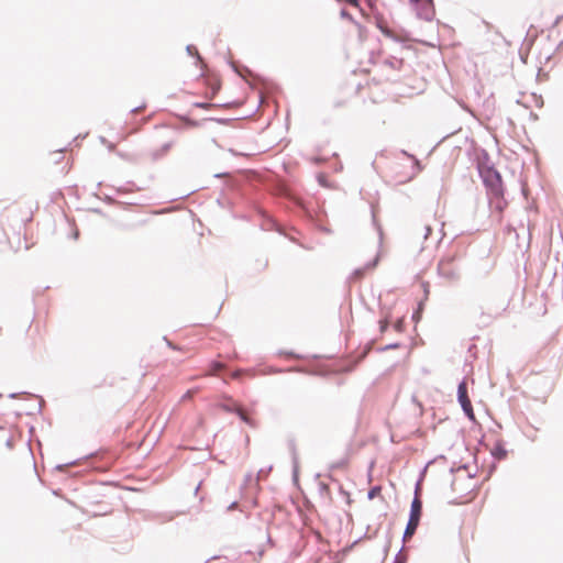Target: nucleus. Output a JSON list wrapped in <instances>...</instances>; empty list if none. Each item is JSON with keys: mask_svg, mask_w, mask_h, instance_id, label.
I'll list each match as a JSON object with an SVG mask.
<instances>
[{"mask_svg": "<svg viewBox=\"0 0 563 563\" xmlns=\"http://www.w3.org/2000/svg\"><path fill=\"white\" fill-rule=\"evenodd\" d=\"M473 163L477 169L478 176L486 189L488 209L493 211V162L489 153L481 147L473 150Z\"/></svg>", "mask_w": 563, "mask_h": 563, "instance_id": "f257e3e1", "label": "nucleus"}, {"mask_svg": "<svg viewBox=\"0 0 563 563\" xmlns=\"http://www.w3.org/2000/svg\"><path fill=\"white\" fill-rule=\"evenodd\" d=\"M422 500L413 497L410 505L408 521L404 531L402 539H410L415 536L422 517Z\"/></svg>", "mask_w": 563, "mask_h": 563, "instance_id": "f03ea898", "label": "nucleus"}, {"mask_svg": "<svg viewBox=\"0 0 563 563\" xmlns=\"http://www.w3.org/2000/svg\"><path fill=\"white\" fill-rule=\"evenodd\" d=\"M438 274L441 278L449 280L450 283H456L460 279V272L453 258H442L438 263Z\"/></svg>", "mask_w": 563, "mask_h": 563, "instance_id": "7ed1b4c3", "label": "nucleus"}, {"mask_svg": "<svg viewBox=\"0 0 563 563\" xmlns=\"http://www.w3.org/2000/svg\"><path fill=\"white\" fill-rule=\"evenodd\" d=\"M375 341L369 340L365 346V349L361 352V354L357 357H349L345 360L340 361L338 364V371L340 373H350L354 371V368L367 356V354L372 351L374 347Z\"/></svg>", "mask_w": 563, "mask_h": 563, "instance_id": "20e7f679", "label": "nucleus"}, {"mask_svg": "<svg viewBox=\"0 0 563 563\" xmlns=\"http://www.w3.org/2000/svg\"><path fill=\"white\" fill-rule=\"evenodd\" d=\"M457 401L461 405V408H462L464 415L470 420H474L475 415H474L471 399L468 397L467 383H466L465 378L462 379L457 385Z\"/></svg>", "mask_w": 563, "mask_h": 563, "instance_id": "39448f33", "label": "nucleus"}, {"mask_svg": "<svg viewBox=\"0 0 563 563\" xmlns=\"http://www.w3.org/2000/svg\"><path fill=\"white\" fill-rule=\"evenodd\" d=\"M210 371L213 374L223 372L233 379H241L242 375L247 372V371H245L243 368H239V367L230 368L225 363L220 362V361H212L210 363Z\"/></svg>", "mask_w": 563, "mask_h": 563, "instance_id": "423d86ee", "label": "nucleus"}, {"mask_svg": "<svg viewBox=\"0 0 563 563\" xmlns=\"http://www.w3.org/2000/svg\"><path fill=\"white\" fill-rule=\"evenodd\" d=\"M417 16L426 21H432L434 18L433 0H421V3L415 5Z\"/></svg>", "mask_w": 563, "mask_h": 563, "instance_id": "0eeeda50", "label": "nucleus"}, {"mask_svg": "<svg viewBox=\"0 0 563 563\" xmlns=\"http://www.w3.org/2000/svg\"><path fill=\"white\" fill-rule=\"evenodd\" d=\"M362 14L366 18L367 22L371 24H374L378 30H382L384 24L386 23V20L384 16L377 11L376 8L372 9L371 14H365L364 10L360 9Z\"/></svg>", "mask_w": 563, "mask_h": 563, "instance_id": "6e6552de", "label": "nucleus"}, {"mask_svg": "<svg viewBox=\"0 0 563 563\" xmlns=\"http://www.w3.org/2000/svg\"><path fill=\"white\" fill-rule=\"evenodd\" d=\"M285 372H302L301 367L299 366H292L288 368H278L274 366H268L264 369L263 374L265 375H272V374H279Z\"/></svg>", "mask_w": 563, "mask_h": 563, "instance_id": "1a4fd4ad", "label": "nucleus"}, {"mask_svg": "<svg viewBox=\"0 0 563 563\" xmlns=\"http://www.w3.org/2000/svg\"><path fill=\"white\" fill-rule=\"evenodd\" d=\"M172 147V142L164 143L159 148L151 153L153 161L161 159Z\"/></svg>", "mask_w": 563, "mask_h": 563, "instance_id": "9d476101", "label": "nucleus"}, {"mask_svg": "<svg viewBox=\"0 0 563 563\" xmlns=\"http://www.w3.org/2000/svg\"><path fill=\"white\" fill-rule=\"evenodd\" d=\"M378 262H379V255L377 254L373 260L367 262L364 265V267L355 269L354 274L361 277L364 275L365 271L375 268L377 266Z\"/></svg>", "mask_w": 563, "mask_h": 563, "instance_id": "9b49d317", "label": "nucleus"}, {"mask_svg": "<svg viewBox=\"0 0 563 563\" xmlns=\"http://www.w3.org/2000/svg\"><path fill=\"white\" fill-rule=\"evenodd\" d=\"M382 34L396 43H402L405 38L398 36L391 29L388 27L387 22L384 24L383 29L379 30Z\"/></svg>", "mask_w": 563, "mask_h": 563, "instance_id": "f8f14e48", "label": "nucleus"}, {"mask_svg": "<svg viewBox=\"0 0 563 563\" xmlns=\"http://www.w3.org/2000/svg\"><path fill=\"white\" fill-rule=\"evenodd\" d=\"M230 66L232 67L233 71L236 73L242 78H246L247 75H251L252 71L246 66H239L234 62H229Z\"/></svg>", "mask_w": 563, "mask_h": 563, "instance_id": "ddd939ff", "label": "nucleus"}, {"mask_svg": "<svg viewBox=\"0 0 563 563\" xmlns=\"http://www.w3.org/2000/svg\"><path fill=\"white\" fill-rule=\"evenodd\" d=\"M260 214L264 219V223L261 225V228H268V229L277 228V222L272 217H269L265 211L260 210Z\"/></svg>", "mask_w": 563, "mask_h": 563, "instance_id": "4468645a", "label": "nucleus"}, {"mask_svg": "<svg viewBox=\"0 0 563 563\" xmlns=\"http://www.w3.org/2000/svg\"><path fill=\"white\" fill-rule=\"evenodd\" d=\"M500 180V176L495 172V208L503 210V208L507 205L504 199H499L497 192V181Z\"/></svg>", "mask_w": 563, "mask_h": 563, "instance_id": "2eb2a0df", "label": "nucleus"}, {"mask_svg": "<svg viewBox=\"0 0 563 563\" xmlns=\"http://www.w3.org/2000/svg\"><path fill=\"white\" fill-rule=\"evenodd\" d=\"M288 449L291 454V462H292V464H296V462H298V454H297L296 441L294 439H290L288 441Z\"/></svg>", "mask_w": 563, "mask_h": 563, "instance_id": "dca6fc26", "label": "nucleus"}, {"mask_svg": "<svg viewBox=\"0 0 563 563\" xmlns=\"http://www.w3.org/2000/svg\"><path fill=\"white\" fill-rule=\"evenodd\" d=\"M340 16H341L342 19H345V20H347V21L352 22V23H353L354 25H356L358 29H361V27H362V25H361L357 21H355V20H354L353 15H352V14H351L346 9H341V11H340Z\"/></svg>", "mask_w": 563, "mask_h": 563, "instance_id": "f3484780", "label": "nucleus"}, {"mask_svg": "<svg viewBox=\"0 0 563 563\" xmlns=\"http://www.w3.org/2000/svg\"><path fill=\"white\" fill-rule=\"evenodd\" d=\"M180 120L187 125V126H190V128H198V126H201L202 122H205L203 120L202 121H198V120H194V119H190L186 115H183L180 117Z\"/></svg>", "mask_w": 563, "mask_h": 563, "instance_id": "a211bd4d", "label": "nucleus"}, {"mask_svg": "<svg viewBox=\"0 0 563 563\" xmlns=\"http://www.w3.org/2000/svg\"><path fill=\"white\" fill-rule=\"evenodd\" d=\"M195 108L199 109H210V108H217V107H225L227 104H217V103H209L203 101H196L192 103Z\"/></svg>", "mask_w": 563, "mask_h": 563, "instance_id": "6ab92c4d", "label": "nucleus"}, {"mask_svg": "<svg viewBox=\"0 0 563 563\" xmlns=\"http://www.w3.org/2000/svg\"><path fill=\"white\" fill-rule=\"evenodd\" d=\"M186 52H187V54H188L189 56L195 57L197 60H200V59H201V56H200V54L198 53V51H197V48H196V46H195V45H192V44H188V45L186 46Z\"/></svg>", "mask_w": 563, "mask_h": 563, "instance_id": "aec40b11", "label": "nucleus"}, {"mask_svg": "<svg viewBox=\"0 0 563 563\" xmlns=\"http://www.w3.org/2000/svg\"><path fill=\"white\" fill-rule=\"evenodd\" d=\"M380 492H382V487L379 485L373 486L367 492V498L369 500H372V499L376 498L377 496H379Z\"/></svg>", "mask_w": 563, "mask_h": 563, "instance_id": "412c9836", "label": "nucleus"}, {"mask_svg": "<svg viewBox=\"0 0 563 563\" xmlns=\"http://www.w3.org/2000/svg\"><path fill=\"white\" fill-rule=\"evenodd\" d=\"M507 456V451L500 444H495V460H503Z\"/></svg>", "mask_w": 563, "mask_h": 563, "instance_id": "4be33fe9", "label": "nucleus"}, {"mask_svg": "<svg viewBox=\"0 0 563 563\" xmlns=\"http://www.w3.org/2000/svg\"><path fill=\"white\" fill-rule=\"evenodd\" d=\"M422 483L421 482V478H418L416 484H415V493H413V497H417L419 500H422L421 499V493H422Z\"/></svg>", "mask_w": 563, "mask_h": 563, "instance_id": "5701e85b", "label": "nucleus"}, {"mask_svg": "<svg viewBox=\"0 0 563 563\" xmlns=\"http://www.w3.org/2000/svg\"><path fill=\"white\" fill-rule=\"evenodd\" d=\"M400 346H401V344L399 342H394V343H389V344H386L384 346L378 347L377 351L378 352H385V351H388V350L398 349Z\"/></svg>", "mask_w": 563, "mask_h": 563, "instance_id": "b1692460", "label": "nucleus"}, {"mask_svg": "<svg viewBox=\"0 0 563 563\" xmlns=\"http://www.w3.org/2000/svg\"><path fill=\"white\" fill-rule=\"evenodd\" d=\"M236 416L243 421L245 422L246 424L249 426H254V421L249 418L243 411H241L240 409L236 411Z\"/></svg>", "mask_w": 563, "mask_h": 563, "instance_id": "393cba45", "label": "nucleus"}, {"mask_svg": "<svg viewBox=\"0 0 563 563\" xmlns=\"http://www.w3.org/2000/svg\"><path fill=\"white\" fill-rule=\"evenodd\" d=\"M278 355L286 356V357H292V358H301V355L295 353L294 351H278Z\"/></svg>", "mask_w": 563, "mask_h": 563, "instance_id": "a878e982", "label": "nucleus"}, {"mask_svg": "<svg viewBox=\"0 0 563 563\" xmlns=\"http://www.w3.org/2000/svg\"><path fill=\"white\" fill-rule=\"evenodd\" d=\"M37 399H40V402L35 404L34 406H30L31 410L26 412L27 415H33L35 411H42V399L40 397Z\"/></svg>", "mask_w": 563, "mask_h": 563, "instance_id": "bb28decb", "label": "nucleus"}, {"mask_svg": "<svg viewBox=\"0 0 563 563\" xmlns=\"http://www.w3.org/2000/svg\"><path fill=\"white\" fill-rule=\"evenodd\" d=\"M268 266V260H257L256 261V269L257 271H264Z\"/></svg>", "mask_w": 563, "mask_h": 563, "instance_id": "cd10ccee", "label": "nucleus"}, {"mask_svg": "<svg viewBox=\"0 0 563 563\" xmlns=\"http://www.w3.org/2000/svg\"><path fill=\"white\" fill-rule=\"evenodd\" d=\"M299 477V464L296 462V464H292V481L294 483H298Z\"/></svg>", "mask_w": 563, "mask_h": 563, "instance_id": "c85d7f7f", "label": "nucleus"}, {"mask_svg": "<svg viewBox=\"0 0 563 563\" xmlns=\"http://www.w3.org/2000/svg\"><path fill=\"white\" fill-rule=\"evenodd\" d=\"M22 395H26V396L32 397V398H38V396H37V395H32V394H29V393H26V391H21V393H11V394L9 395V397H10V398H12V399H15V398H19V397H20V396H22Z\"/></svg>", "mask_w": 563, "mask_h": 563, "instance_id": "c756f323", "label": "nucleus"}, {"mask_svg": "<svg viewBox=\"0 0 563 563\" xmlns=\"http://www.w3.org/2000/svg\"><path fill=\"white\" fill-rule=\"evenodd\" d=\"M221 408L228 412H234V413H236V411L239 410L236 408L235 404H231V405L224 404V405H221Z\"/></svg>", "mask_w": 563, "mask_h": 563, "instance_id": "7c9ffc66", "label": "nucleus"}, {"mask_svg": "<svg viewBox=\"0 0 563 563\" xmlns=\"http://www.w3.org/2000/svg\"><path fill=\"white\" fill-rule=\"evenodd\" d=\"M203 121H214V122H218L220 124H228L231 119H223V118H206L203 119Z\"/></svg>", "mask_w": 563, "mask_h": 563, "instance_id": "2f4dec72", "label": "nucleus"}, {"mask_svg": "<svg viewBox=\"0 0 563 563\" xmlns=\"http://www.w3.org/2000/svg\"><path fill=\"white\" fill-rule=\"evenodd\" d=\"M338 2L347 3L354 8L361 9V0H336Z\"/></svg>", "mask_w": 563, "mask_h": 563, "instance_id": "473e14b6", "label": "nucleus"}, {"mask_svg": "<svg viewBox=\"0 0 563 563\" xmlns=\"http://www.w3.org/2000/svg\"><path fill=\"white\" fill-rule=\"evenodd\" d=\"M406 562H407V556L405 554H402L401 551H399L394 559V563H406Z\"/></svg>", "mask_w": 563, "mask_h": 563, "instance_id": "72a5a7b5", "label": "nucleus"}, {"mask_svg": "<svg viewBox=\"0 0 563 563\" xmlns=\"http://www.w3.org/2000/svg\"><path fill=\"white\" fill-rule=\"evenodd\" d=\"M431 463H433V461H429V462L424 465V467L420 471L418 478H421V482H423V481H424V477H426V474H427L428 467H429V465H430Z\"/></svg>", "mask_w": 563, "mask_h": 563, "instance_id": "f704fd0d", "label": "nucleus"}, {"mask_svg": "<svg viewBox=\"0 0 563 563\" xmlns=\"http://www.w3.org/2000/svg\"><path fill=\"white\" fill-rule=\"evenodd\" d=\"M372 218H373V224L377 228L379 238L382 239L383 230H382V227L377 223V220H376V217H375V213L373 210H372Z\"/></svg>", "mask_w": 563, "mask_h": 563, "instance_id": "c9c22d12", "label": "nucleus"}, {"mask_svg": "<svg viewBox=\"0 0 563 563\" xmlns=\"http://www.w3.org/2000/svg\"><path fill=\"white\" fill-rule=\"evenodd\" d=\"M404 328H405V323L402 320H398L394 323V329L397 331V332H401L404 331Z\"/></svg>", "mask_w": 563, "mask_h": 563, "instance_id": "e433bc0d", "label": "nucleus"}, {"mask_svg": "<svg viewBox=\"0 0 563 563\" xmlns=\"http://www.w3.org/2000/svg\"><path fill=\"white\" fill-rule=\"evenodd\" d=\"M389 328V321L380 320L379 321V331L383 333Z\"/></svg>", "mask_w": 563, "mask_h": 563, "instance_id": "4c0bfd02", "label": "nucleus"}, {"mask_svg": "<svg viewBox=\"0 0 563 563\" xmlns=\"http://www.w3.org/2000/svg\"><path fill=\"white\" fill-rule=\"evenodd\" d=\"M146 108V104L143 103L141 106H137V107H134L133 109L130 110V113L134 114V113H137L142 110H144Z\"/></svg>", "mask_w": 563, "mask_h": 563, "instance_id": "58836bf2", "label": "nucleus"}, {"mask_svg": "<svg viewBox=\"0 0 563 563\" xmlns=\"http://www.w3.org/2000/svg\"><path fill=\"white\" fill-rule=\"evenodd\" d=\"M5 446L9 448V449H13L14 442H13L12 438L7 439Z\"/></svg>", "mask_w": 563, "mask_h": 563, "instance_id": "ea45409f", "label": "nucleus"}, {"mask_svg": "<svg viewBox=\"0 0 563 563\" xmlns=\"http://www.w3.org/2000/svg\"><path fill=\"white\" fill-rule=\"evenodd\" d=\"M319 488H320V492H328L329 490V487L325 483H320L319 484Z\"/></svg>", "mask_w": 563, "mask_h": 563, "instance_id": "a19ab883", "label": "nucleus"}, {"mask_svg": "<svg viewBox=\"0 0 563 563\" xmlns=\"http://www.w3.org/2000/svg\"><path fill=\"white\" fill-rule=\"evenodd\" d=\"M344 465H345V461H344V460H342V461H340V462H338V463L333 464V465H332V467H333V468H339V467H342V466H344Z\"/></svg>", "mask_w": 563, "mask_h": 563, "instance_id": "79ce46f5", "label": "nucleus"}, {"mask_svg": "<svg viewBox=\"0 0 563 563\" xmlns=\"http://www.w3.org/2000/svg\"><path fill=\"white\" fill-rule=\"evenodd\" d=\"M164 340L166 341L167 345H168L170 349H173V350H177V349H178L174 343H172L170 341H168L166 336L164 338Z\"/></svg>", "mask_w": 563, "mask_h": 563, "instance_id": "37998d69", "label": "nucleus"}, {"mask_svg": "<svg viewBox=\"0 0 563 563\" xmlns=\"http://www.w3.org/2000/svg\"><path fill=\"white\" fill-rule=\"evenodd\" d=\"M422 286H423L424 296L427 297L428 294H429V284L428 283H423Z\"/></svg>", "mask_w": 563, "mask_h": 563, "instance_id": "c03bdc74", "label": "nucleus"}, {"mask_svg": "<svg viewBox=\"0 0 563 563\" xmlns=\"http://www.w3.org/2000/svg\"><path fill=\"white\" fill-rule=\"evenodd\" d=\"M115 190L118 194H125L128 191V189L125 187H118V188H115Z\"/></svg>", "mask_w": 563, "mask_h": 563, "instance_id": "a18cd8bd", "label": "nucleus"}, {"mask_svg": "<svg viewBox=\"0 0 563 563\" xmlns=\"http://www.w3.org/2000/svg\"><path fill=\"white\" fill-rule=\"evenodd\" d=\"M104 200H106L109 205H113V203H115V200H114L112 197H109V196H106Z\"/></svg>", "mask_w": 563, "mask_h": 563, "instance_id": "49530a36", "label": "nucleus"}, {"mask_svg": "<svg viewBox=\"0 0 563 563\" xmlns=\"http://www.w3.org/2000/svg\"><path fill=\"white\" fill-rule=\"evenodd\" d=\"M340 493L347 497V503L350 504L351 503L350 494L347 492H345L342 487L340 488Z\"/></svg>", "mask_w": 563, "mask_h": 563, "instance_id": "de8ad7c7", "label": "nucleus"}, {"mask_svg": "<svg viewBox=\"0 0 563 563\" xmlns=\"http://www.w3.org/2000/svg\"><path fill=\"white\" fill-rule=\"evenodd\" d=\"M236 507H238V503H236V501H233V503H231V504L228 506V508H227V509H228V510H233V509H235Z\"/></svg>", "mask_w": 563, "mask_h": 563, "instance_id": "09e8293b", "label": "nucleus"}, {"mask_svg": "<svg viewBox=\"0 0 563 563\" xmlns=\"http://www.w3.org/2000/svg\"><path fill=\"white\" fill-rule=\"evenodd\" d=\"M424 229H426L424 238H427L432 232V229L430 225H426Z\"/></svg>", "mask_w": 563, "mask_h": 563, "instance_id": "8fccbe9b", "label": "nucleus"}, {"mask_svg": "<svg viewBox=\"0 0 563 563\" xmlns=\"http://www.w3.org/2000/svg\"><path fill=\"white\" fill-rule=\"evenodd\" d=\"M419 318H420V312H419V310H416V311L412 313V319L418 320Z\"/></svg>", "mask_w": 563, "mask_h": 563, "instance_id": "3c124183", "label": "nucleus"}, {"mask_svg": "<svg viewBox=\"0 0 563 563\" xmlns=\"http://www.w3.org/2000/svg\"><path fill=\"white\" fill-rule=\"evenodd\" d=\"M319 184H320L321 186H325V179H324V177H323V176H319Z\"/></svg>", "mask_w": 563, "mask_h": 563, "instance_id": "603ef678", "label": "nucleus"}, {"mask_svg": "<svg viewBox=\"0 0 563 563\" xmlns=\"http://www.w3.org/2000/svg\"><path fill=\"white\" fill-rule=\"evenodd\" d=\"M75 463H76V462H71V464H75ZM68 465H70V463L63 464V465H57V466H56V468H57V470H62V468H64V467H66V466H68Z\"/></svg>", "mask_w": 563, "mask_h": 563, "instance_id": "864d4df0", "label": "nucleus"}, {"mask_svg": "<svg viewBox=\"0 0 563 563\" xmlns=\"http://www.w3.org/2000/svg\"><path fill=\"white\" fill-rule=\"evenodd\" d=\"M266 475V472L264 470H260L258 473H257V477H262V476H265Z\"/></svg>", "mask_w": 563, "mask_h": 563, "instance_id": "5fc2aeb1", "label": "nucleus"}, {"mask_svg": "<svg viewBox=\"0 0 563 563\" xmlns=\"http://www.w3.org/2000/svg\"><path fill=\"white\" fill-rule=\"evenodd\" d=\"M409 2L415 7L416 4L421 3V0H409Z\"/></svg>", "mask_w": 563, "mask_h": 563, "instance_id": "6e6d98bb", "label": "nucleus"}, {"mask_svg": "<svg viewBox=\"0 0 563 563\" xmlns=\"http://www.w3.org/2000/svg\"><path fill=\"white\" fill-rule=\"evenodd\" d=\"M228 173H219V174H216L214 177H222V176H227Z\"/></svg>", "mask_w": 563, "mask_h": 563, "instance_id": "4d7b16f0", "label": "nucleus"}, {"mask_svg": "<svg viewBox=\"0 0 563 563\" xmlns=\"http://www.w3.org/2000/svg\"><path fill=\"white\" fill-rule=\"evenodd\" d=\"M492 473H493V464H490V465L488 466V475H490Z\"/></svg>", "mask_w": 563, "mask_h": 563, "instance_id": "13d9d810", "label": "nucleus"}, {"mask_svg": "<svg viewBox=\"0 0 563 563\" xmlns=\"http://www.w3.org/2000/svg\"><path fill=\"white\" fill-rule=\"evenodd\" d=\"M108 148H109L110 151H112V150L114 148V144L109 143Z\"/></svg>", "mask_w": 563, "mask_h": 563, "instance_id": "bf43d9fd", "label": "nucleus"}, {"mask_svg": "<svg viewBox=\"0 0 563 563\" xmlns=\"http://www.w3.org/2000/svg\"><path fill=\"white\" fill-rule=\"evenodd\" d=\"M100 141H101V143H103V144H104V143H107V140H106V137H103V136H101V137H100Z\"/></svg>", "mask_w": 563, "mask_h": 563, "instance_id": "052dcab7", "label": "nucleus"}, {"mask_svg": "<svg viewBox=\"0 0 563 563\" xmlns=\"http://www.w3.org/2000/svg\"><path fill=\"white\" fill-rule=\"evenodd\" d=\"M213 559H216V556H212V558H210V559H207V560H206V563H209V562H210L211 560H213Z\"/></svg>", "mask_w": 563, "mask_h": 563, "instance_id": "680f3d73", "label": "nucleus"}, {"mask_svg": "<svg viewBox=\"0 0 563 563\" xmlns=\"http://www.w3.org/2000/svg\"><path fill=\"white\" fill-rule=\"evenodd\" d=\"M201 483L198 484V486H196V489H195V493L198 492L199 487H200Z\"/></svg>", "mask_w": 563, "mask_h": 563, "instance_id": "e2e57ef3", "label": "nucleus"}, {"mask_svg": "<svg viewBox=\"0 0 563 563\" xmlns=\"http://www.w3.org/2000/svg\"><path fill=\"white\" fill-rule=\"evenodd\" d=\"M320 229L325 231V232H330L329 229H325V228H320Z\"/></svg>", "mask_w": 563, "mask_h": 563, "instance_id": "0e129e2a", "label": "nucleus"}]
</instances>
